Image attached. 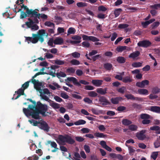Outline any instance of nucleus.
Segmentation results:
<instances>
[{
  "instance_id": "nucleus-46",
  "label": "nucleus",
  "mask_w": 160,
  "mask_h": 160,
  "mask_svg": "<svg viewBox=\"0 0 160 160\" xmlns=\"http://www.w3.org/2000/svg\"><path fill=\"white\" fill-rule=\"evenodd\" d=\"M48 144H50L52 148H55L57 147V145L54 142H52L50 141H48L47 142Z\"/></svg>"
},
{
  "instance_id": "nucleus-24",
  "label": "nucleus",
  "mask_w": 160,
  "mask_h": 160,
  "mask_svg": "<svg viewBox=\"0 0 160 160\" xmlns=\"http://www.w3.org/2000/svg\"><path fill=\"white\" fill-rule=\"evenodd\" d=\"M122 10L120 8H116L115 9L114 11V14L115 15V18H117L118 17L121 12H122Z\"/></svg>"
},
{
  "instance_id": "nucleus-19",
  "label": "nucleus",
  "mask_w": 160,
  "mask_h": 160,
  "mask_svg": "<svg viewBox=\"0 0 160 160\" xmlns=\"http://www.w3.org/2000/svg\"><path fill=\"white\" fill-rule=\"evenodd\" d=\"M103 81L101 80H93L92 81V83L96 87H99L102 84Z\"/></svg>"
},
{
  "instance_id": "nucleus-52",
  "label": "nucleus",
  "mask_w": 160,
  "mask_h": 160,
  "mask_svg": "<svg viewBox=\"0 0 160 160\" xmlns=\"http://www.w3.org/2000/svg\"><path fill=\"white\" fill-rule=\"evenodd\" d=\"M72 56L75 58H78L80 57V54L77 52H75L71 53Z\"/></svg>"
},
{
  "instance_id": "nucleus-4",
  "label": "nucleus",
  "mask_w": 160,
  "mask_h": 160,
  "mask_svg": "<svg viewBox=\"0 0 160 160\" xmlns=\"http://www.w3.org/2000/svg\"><path fill=\"white\" fill-rule=\"evenodd\" d=\"M58 139L63 144L65 143H67L72 145L75 142L74 140L68 134H65L64 135H59L58 136Z\"/></svg>"
},
{
  "instance_id": "nucleus-44",
  "label": "nucleus",
  "mask_w": 160,
  "mask_h": 160,
  "mask_svg": "<svg viewBox=\"0 0 160 160\" xmlns=\"http://www.w3.org/2000/svg\"><path fill=\"white\" fill-rule=\"evenodd\" d=\"M158 152H152L151 155V157L153 160H155L158 155Z\"/></svg>"
},
{
  "instance_id": "nucleus-26",
  "label": "nucleus",
  "mask_w": 160,
  "mask_h": 160,
  "mask_svg": "<svg viewBox=\"0 0 160 160\" xmlns=\"http://www.w3.org/2000/svg\"><path fill=\"white\" fill-rule=\"evenodd\" d=\"M140 116V118L143 120L151 118L150 115L147 113H142Z\"/></svg>"
},
{
  "instance_id": "nucleus-48",
  "label": "nucleus",
  "mask_w": 160,
  "mask_h": 160,
  "mask_svg": "<svg viewBox=\"0 0 160 160\" xmlns=\"http://www.w3.org/2000/svg\"><path fill=\"white\" fill-rule=\"evenodd\" d=\"M88 95L90 97H95L98 95V94L94 91H90L88 92Z\"/></svg>"
},
{
  "instance_id": "nucleus-16",
  "label": "nucleus",
  "mask_w": 160,
  "mask_h": 160,
  "mask_svg": "<svg viewBox=\"0 0 160 160\" xmlns=\"http://www.w3.org/2000/svg\"><path fill=\"white\" fill-rule=\"evenodd\" d=\"M109 156L113 159H118L119 160H122L123 159V156L120 154H116L115 153H110Z\"/></svg>"
},
{
  "instance_id": "nucleus-33",
  "label": "nucleus",
  "mask_w": 160,
  "mask_h": 160,
  "mask_svg": "<svg viewBox=\"0 0 160 160\" xmlns=\"http://www.w3.org/2000/svg\"><path fill=\"white\" fill-rule=\"evenodd\" d=\"M152 92L153 94H158L160 92V88L157 86L153 87L152 88Z\"/></svg>"
},
{
  "instance_id": "nucleus-5",
  "label": "nucleus",
  "mask_w": 160,
  "mask_h": 160,
  "mask_svg": "<svg viewBox=\"0 0 160 160\" xmlns=\"http://www.w3.org/2000/svg\"><path fill=\"white\" fill-rule=\"evenodd\" d=\"M40 14L38 13H37V16H32L30 18H32L31 19L29 18L28 19V20L29 22H25V25H26L28 28H31L34 23H38L39 21L38 18H39Z\"/></svg>"
},
{
  "instance_id": "nucleus-20",
  "label": "nucleus",
  "mask_w": 160,
  "mask_h": 160,
  "mask_svg": "<svg viewBox=\"0 0 160 160\" xmlns=\"http://www.w3.org/2000/svg\"><path fill=\"white\" fill-rule=\"evenodd\" d=\"M63 42V39L61 38H57L53 41V43L56 45H61Z\"/></svg>"
},
{
  "instance_id": "nucleus-27",
  "label": "nucleus",
  "mask_w": 160,
  "mask_h": 160,
  "mask_svg": "<svg viewBox=\"0 0 160 160\" xmlns=\"http://www.w3.org/2000/svg\"><path fill=\"white\" fill-rule=\"evenodd\" d=\"M122 81L124 83L130 82L132 81V79L130 76H127L123 78Z\"/></svg>"
},
{
  "instance_id": "nucleus-57",
  "label": "nucleus",
  "mask_w": 160,
  "mask_h": 160,
  "mask_svg": "<svg viewBox=\"0 0 160 160\" xmlns=\"http://www.w3.org/2000/svg\"><path fill=\"white\" fill-rule=\"evenodd\" d=\"M60 96L65 99H67L69 98V96L64 92H61L60 94Z\"/></svg>"
},
{
  "instance_id": "nucleus-59",
  "label": "nucleus",
  "mask_w": 160,
  "mask_h": 160,
  "mask_svg": "<svg viewBox=\"0 0 160 160\" xmlns=\"http://www.w3.org/2000/svg\"><path fill=\"white\" fill-rule=\"evenodd\" d=\"M75 70L73 68H68L66 70V72L68 73H73L75 72Z\"/></svg>"
},
{
  "instance_id": "nucleus-60",
  "label": "nucleus",
  "mask_w": 160,
  "mask_h": 160,
  "mask_svg": "<svg viewBox=\"0 0 160 160\" xmlns=\"http://www.w3.org/2000/svg\"><path fill=\"white\" fill-rule=\"evenodd\" d=\"M101 56L100 54H97L92 57L91 59H92V60L93 61L95 62L99 58H101Z\"/></svg>"
},
{
  "instance_id": "nucleus-39",
  "label": "nucleus",
  "mask_w": 160,
  "mask_h": 160,
  "mask_svg": "<svg viewBox=\"0 0 160 160\" xmlns=\"http://www.w3.org/2000/svg\"><path fill=\"white\" fill-rule=\"evenodd\" d=\"M126 46H118L116 48V50L118 52H121L126 49Z\"/></svg>"
},
{
  "instance_id": "nucleus-11",
  "label": "nucleus",
  "mask_w": 160,
  "mask_h": 160,
  "mask_svg": "<svg viewBox=\"0 0 160 160\" xmlns=\"http://www.w3.org/2000/svg\"><path fill=\"white\" fill-rule=\"evenodd\" d=\"M39 124H40V125L39 127L40 129L47 132L49 131L50 127L46 122L43 121L41 122H40Z\"/></svg>"
},
{
  "instance_id": "nucleus-56",
  "label": "nucleus",
  "mask_w": 160,
  "mask_h": 160,
  "mask_svg": "<svg viewBox=\"0 0 160 160\" xmlns=\"http://www.w3.org/2000/svg\"><path fill=\"white\" fill-rule=\"evenodd\" d=\"M29 82L27 81L25 83L22 85V88L24 90L27 88L29 86Z\"/></svg>"
},
{
  "instance_id": "nucleus-53",
  "label": "nucleus",
  "mask_w": 160,
  "mask_h": 160,
  "mask_svg": "<svg viewBox=\"0 0 160 160\" xmlns=\"http://www.w3.org/2000/svg\"><path fill=\"white\" fill-rule=\"evenodd\" d=\"M128 27V25L126 24H120L118 26V28L120 29H125Z\"/></svg>"
},
{
  "instance_id": "nucleus-1",
  "label": "nucleus",
  "mask_w": 160,
  "mask_h": 160,
  "mask_svg": "<svg viewBox=\"0 0 160 160\" xmlns=\"http://www.w3.org/2000/svg\"><path fill=\"white\" fill-rule=\"evenodd\" d=\"M44 36L47 37L48 36V34L45 32L44 29H41L38 31L37 34L32 33L31 37H25V41L27 42L28 44L30 42L35 44L39 41L42 43L44 41L43 36Z\"/></svg>"
},
{
  "instance_id": "nucleus-6",
  "label": "nucleus",
  "mask_w": 160,
  "mask_h": 160,
  "mask_svg": "<svg viewBox=\"0 0 160 160\" xmlns=\"http://www.w3.org/2000/svg\"><path fill=\"white\" fill-rule=\"evenodd\" d=\"M67 81L68 82H72L73 84L76 86L79 87L81 86V84L84 85H88L89 84V82L84 80H80L79 82H78L77 79L74 77H68L67 78Z\"/></svg>"
},
{
  "instance_id": "nucleus-14",
  "label": "nucleus",
  "mask_w": 160,
  "mask_h": 160,
  "mask_svg": "<svg viewBox=\"0 0 160 160\" xmlns=\"http://www.w3.org/2000/svg\"><path fill=\"white\" fill-rule=\"evenodd\" d=\"M149 81L147 80H144L141 82H138L136 83V86L137 87L141 88H144L145 85H148Z\"/></svg>"
},
{
  "instance_id": "nucleus-2",
  "label": "nucleus",
  "mask_w": 160,
  "mask_h": 160,
  "mask_svg": "<svg viewBox=\"0 0 160 160\" xmlns=\"http://www.w3.org/2000/svg\"><path fill=\"white\" fill-rule=\"evenodd\" d=\"M48 109V106L47 105L42 104L40 101L37 102L36 109L42 116L45 117L48 116L47 114L49 112H47Z\"/></svg>"
},
{
  "instance_id": "nucleus-38",
  "label": "nucleus",
  "mask_w": 160,
  "mask_h": 160,
  "mask_svg": "<svg viewBox=\"0 0 160 160\" xmlns=\"http://www.w3.org/2000/svg\"><path fill=\"white\" fill-rule=\"evenodd\" d=\"M129 129L131 131H136L138 128V126L135 125H130L128 127Z\"/></svg>"
},
{
  "instance_id": "nucleus-35",
  "label": "nucleus",
  "mask_w": 160,
  "mask_h": 160,
  "mask_svg": "<svg viewBox=\"0 0 160 160\" xmlns=\"http://www.w3.org/2000/svg\"><path fill=\"white\" fill-rule=\"evenodd\" d=\"M32 15H28L27 13L26 12H24L23 11L21 12V14L20 16V18L21 19H23L26 18L27 17H30Z\"/></svg>"
},
{
  "instance_id": "nucleus-8",
  "label": "nucleus",
  "mask_w": 160,
  "mask_h": 160,
  "mask_svg": "<svg viewBox=\"0 0 160 160\" xmlns=\"http://www.w3.org/2000/svg\"><path fill=\"white\" fill-rule=\"evenodd\" d=\"M151 44V42L147 40L140 41L137 44L138 46L145 48H147L149 47Z\"/></svg>"
},
{
  "instance_id": "nucleus-54",
  "label": "nucleus",
  "mask_w": 160,
  "mask_h": 160,
  "mask_svg": "<svg viewBox=\"0 0 160 160\" xmlns=\"http://www.w3.org/2000/svg\"><path fill=\"white\" fill-rule=\"evenodd\" d=\"M36 105H36H34L31 104L29 105L27 108H28L30 111L32 110L33 111L35 110H34V109H35V110L36 109Z\"/></svg>"
},
{
  "instance_id": "nucleus-36",
  "label": "nucleus",
  "mask_w": 160,
  "mask_h": 160,
  "mask_svg": "<svg viewBox=\"0 0 160 160\" xmlns=\"http://www.w3.org/2000/svg\"><path fill=\"white\" fill-rule=\"evenodd\" d=\"M28 122L31 124L32 125L34 126H38V124H39L40 122L37 121L34 119H32L31 120H29Z\"/></svg>"
},
{
  "instance_id": "nucleus-61",
  "label": "nucleus",
  "mask_w": 160,
  "mask_h": 160,
  "mask_svg": "<svg viewBox=\"0 0 160 160\" xmlns=\"http://www.w3.org/2000/svg\"><path fill=\"white\" fill-rule=\"evenodd\" d=\"M81 112L83 114L86 115H90L92 116H94V115L90 114L88 112L84 109H82L81 110Z\"/></svg>"
},
{
  "instance_id": "nucleus-10",
  "label": "nucleus",
  "mask_w": 160,
  "mask_h": 160,
  "mask_svg": "<svg viewBox=\"0 0 160 160\" xmlns=\"http://www.w3.org/2000/svg\"><path fill=\"white\" fill-rule=\"evenodd\" d=\"M82 37L83 40H90L93 42L99 41V39L92 36H88L85 35H83Z\"/></svg>"
},
{
  "instance_id": "nucleus-3",
  "label": "nucleus",
  "mask_w": 160,
  "mask_h": 160,
  "mask_svg": "<svg viewBox=\"0 0 160 160\" xmlns=\"http://www.w3.org/2000/svg\"><path fill=\"white\" fill-rule=\"evenodd\" d=\"M23 112L25 115L28 117L31 116L32 117L35 119H39V112L37 109L32 111H30L28 108H23Z\"/></svg>"
},
{
  "instance_id": "nucleus-9",
  "label": "nucleus",
  "mask_w": 160,
  "mask_h": 160,
  "mask_svg": "<svg viewBox=\"0 0 160 160\" xmlns=\"http://www.w3.org/2000/svg\"><path fill=\"white\" fill-rule=\"evenodd\" d=\"M146 132L145 130H142L139 132H138L136 134V137L138 139L140 140H143L145 139L146 138V136L144 134Z\"/></svg>"
},
{
  "instance_id": "nucleus-17",
  "label": "nucleus",
  "mask_w": 160,
  "mask_h": 160,
  "mask_svg": "<svg viewBox=\"0 0 160 160\" xmlns=\"http://www.w3.org/2000/svg\"><path fill=\"white\" fill-rule=\"evenodd\" d=\"M122 100V98L121 97H117L114 98H112L111 101L112 103L114 104H117L119 103V102Z\"/></svg>"
},
{
  "instance_id": "nucleus-29",
  "label": "nucleus",
  "mask_w": 160,
  "mask_h": 160,
  "mask_svg": "<svg viewBox=\"0 0 160 160\" xmlns=\"http://www.w3.org/2000/svg\"><path fill=\"white\" fill-rule=\"evenodd\" d=\"M122 123L124 125L128 126L131 124L132 122L127 119H124L122 120Z\"/></svg>"
},
{
  "instance_id": "nucleus-42",
  "label": "nucleus",
  "mask_w": 160,
  "mask_h": 160,
  "mask_svg": "<svg viewBox=\"0 0 160 160\" xmlns=\"http://www.w3.org/2000/svg\"><path fill=\"white\" fill-rule=\"evenodd\" d=\"M160 24V23L159 21H156L154 22L151 25L152 28V29L156 28Z\"/></svg>"
},
{
  "instance_id": "nucleus-51",
  "label": "nucleus",
  "mask_w": 160,
  "mask_h": 160,
  "mask_svg": "<svg viewBox=\"0 0 160 160\" xmlns=\"http://www.w3.org/2000/svg\"><path fill=\"white\" fill-rule=\"evenodd\" d=\"M44 24L45 26L49 27H52L54 28V24L50 21H47L45 22Z\"/></svg>"
},
{
  "instance_id": "nucleus-41",
  "label": "nucleus",
  "mask_w": 160,
  "mask_h": 160,
  "mask_svg": "<svg viewBox=\"0 0 160 160\" xmlns=\"http://www.w3.org/2000/svg\"><path fill=\"white\" fill-rule=\"evenodd\" d=\"M150 8L153 9L158 10L160 8V3L156 4L153 5H151Z\"/></svg>"
},
{
  "instance_id": "nucleus-28",
  "label": "nucleus",
  "mask_w": 160,
  "mask_h": 160,
  "mask_svg": "<svg viewBox=\"0 0 160 160\" xmlns=\"http://www.w3.org/2000/svg\"><path fill=\"white\" fill-rule=\"evenodd\" d=\"M117 61L119 63H123L125 62L126 59L123 57L119 56L117 57Z\"/></svg>"
},
{
  "instance_id": "nucleus-7",
  "label": "nucleus",
  "mask_w": 160,
  "mask_h": 160,
  "mask_svg": "<svg viewBox=\"0 0 160 160\" xmlns=\"http://www.w3.org/2000/svg\"><path fill=\"white\" fill-rule=\"evenodd\" d=\"M21 8H24V10H26V13L28 14V15H32V16H37V13L38 12L36 11H38L37 9L35 10H33L31 9H29L26 6H25L23 4L20 5Z\"/></svg>"
},
{
  "instance_id": "nucleus-25",
  "label": "nucleus",
  "mask_w": 160,
  "mask_h": 160,
  "mask_svg": "<svg viewBox=\"0 0 160 160\" xmlns=\"http://www.w3.org/2000/svg\"><path fill=\"white\" fill-rule=\"evenodd\" d=\"M138 92L139 94L141 95H147L148 93V90L144 88L138 89Z\"/></svg>"
},
{
  "instance_id": "nucleus-23",
  "label": "nucleus",
  "mask_w": 160,
  "mask_h": 160,
  "mask_svg": "<svg viewBox=\"0 0 160 160\" xmlns=\"http://www.w3.org/2000/svg\"><path fill=\"white\" fill-rule=\"evenodd\" d=\"M150 110L154 112L160 113V107L157 106H152L150 108Z\"/></svg>"
},
{
  "instance_id": "nucleus-64",
  "label": "nucleus",
  "mask_w": 160,
  "mask_h": 160,
  "mask_svg": "<svg viewBox=\"0 0 160 160\" xmlns=\"http://www.w3.org/2000/svg\"><path fill=\"white\" fill-rule=\"evenodd\" d=\"M72 96L73 98L79 100H81L82 98V97L81 96L76 94H72Z\"/></svg>"
},
{
  "instance_id": "nucleus-58",
  "label": "nucleus",
  "mask_w": 160,
  "mask_h": 160,
  "mask_svg": "<svg viewBox=\"0 0 160 160\" xmlns=\"http://www.w3.org/2000/svg\"><path fill=\"white\" fill-rule=\"evenodd\" d=\"M126 90V88L124 87H122L121 88L118 89L117 91L121 94H123Z\"/></svg>"
},
{
  "instance_id": "nucleus-13",
  "label": "nucleus",
  "mask_w": 160,
  "mask_h": 160,
  "mask_svg": "<svg viewBox=\"0 0 160 160\" xmlns=\"http://www.w3.org/2000/svg\"><path fill=\"white\" fill-rule=\"evenodd\" d=\"M32 82L34 85V88L37 91H41L40 86L42 85V83L39 82L38 80H36L34 79H32Z\"/></svg>"
},
{
  "instance_id": "nucleus-43",
  "label": "nucleus",
  "mask_w": 160,
  "mask_h": 160,
  "mask_svg": "<svg viewBox=\"0 0 160 160\" xmlns=\"http://www.w3.org/2000/svg\"><path fill=\"white\" fill-rule=\"evenodd\" d=\"M77 5L79 8H82L87 6V4L82 2H79L77 3Z\"/></svg>"
},
{
  "instance_id": "nucleus-15",
  "label": "nucleus",
  "mask_w": 160,
  "mask_h": 160,
  "mask_svg": "<svg viewBox=\"0 0 160 160\" xmlns=\"http://www.w3.org/2000/svg\"><path fill=\"white\" fill-rule=\"evenodd\" d=\"M125 97L128 99L136 100L138 101H143V99L142 98L137 97H134L131 94H128L125 95Z\"/></svg>"
},
{
  "instance_id": "nucleus-47",
  "label": "nucleus",
  "mask_w": 160,
  "mask_h": 160,
  "mask_svg": "<svg viewBox=\"0 0 160 160\" xmlns=\"http://www.w3.org/2000/svg\"><path fill=\"white\" fill-rule=\"evenodd\" d=\"M125 145L128 148L129 152L130 154L133 153L135 151V150L132 147L126 144H125Z\"/></svg>"
},
{
  "instance_id": "nucleus-63",
  "label": "nucleus",
  "mask_w": 160,
  "mask_h": 160,
  "mask_svg": "<svg viewBox=\"0 0 160 160\" xmlns=\"http://www.w3.org/2000/svg\"><path fill=\"white\" fill-rule=\"evenodd\" d=\"M160 127L158 126H154L151 127L150 128V130L152 131H157L159 129Z\"/></svg>"
},
{
  "instance_id": "nucleus-62",
  "label": "nucleus",
  "mask_w": 160,
  "mask_h": 160,
  "mask_svg": "<svg viewBox=\"0 0 160 160\" xmlns=\"http://www.w3.org/2000/svg\"><path fill=\"white\" fill-rule=\"evenodd\" d=\"M151 122L149 119L143 120L142 121V123L144 125H147L149 124Z\"/></svg>"
},
{
  "instance_id": "nucleus-22",
  "label": "nucleus",
  "mask_w": 160,
  "mask_h": 160,
  "mask_svg": "<svg viewBox=\"0 0 160 160\" xmlns=\"http://www.w3.org/2000/svg\"><path fill=\"white\" fill-rule=\"evenodd\" d=\"M140 54V52L138 51H136L131 53L129 56V58L134 59L138 57Z\"/></svg>"
},
{
  "instance_id": "nucleus-30",
  "label": "nucleus",
  "mask_w": 160,
  "mask_h": 160,
  "mask_svg": "<svg viewBox=\"0 0 160 160\" xmlns=\"http://www.w3.org/2000/svg\"><path fill=\"white\" fill-rule=\"evenodd\" d=\"M103 67L106 70H110L111 69L112 66L111 64L109 63H106L104 64Z\"/></svg>"
},
{
  "instance_id": "nucleus-31",
  "label": "nucleus",
  "mask_w": 160,
  "mask_h": 160,
  "mask_svg": "<svg viewBox=\"0 0 160 160\" xmlns=\"http://www.w3.org/2000/svg\"><path fill=\"white\" fill-rule=\"evenodd\" d=\"M76 32V29L74 28L70 27L69 28L68 30L67 35H69L71 34H74Z\"/></svg>"
},
{
  "instance_id": "nucleus-34",
  "label": "nucleus",
  "mask_w": 160,
  "mask_h": 160,
  "mask_svg": "<svg viewBox=\"0 0 160 160\" xmlns=\"http://www.w3.org/2000/svg\"><path fill=\"white\" fill-rule=\"evenodd\" d=\"M86 123L85 121L82 119H79L78 121L74 122V124L76 125L84 124Z\"/></svg>"
},
{
  "instance_id": "nucleus-21",
  "label": "nucleus",
  "mask_w": 160,
  "mask_h": 160,
  "mask_svg": "<svg viewBox=\"0 0 160 160\" xmlns=\"http://www.w3.org/2000/svg\"><path fill=\"white\" fill-rule=\"evenodd\" d=\"M108 88H105L104 89H103L102 88H98L97 89V92L101 95H104L106 94L107 92Z\"/></svg>"
},
{
  "instance_id": "nucleus-40",
  "label": "nucleus",
  "mask_w": 160,
  "mask_h": 160,
  "mask_svg": "<svg viewBox=\"0 0 160 160\" xmlns=\"http://www.w3.org/2000/svg\"><path fill=\"white\" fill-rule=\"evenodd\" d=\"M56 75L57 77L59 78H60V77H65L66 76V74L62 72L57 73Z\"/></svg>"
},
{
  "instance_id": "nucleus-49",
  "label": "nucleus",
  "mask_w": 160,
  "mask_h": 160,
  "mask_svg": "<svg viewBox=\"0 0 160 160\" xmlns=\"http://www.w3.org/2000/svg\"><path fill=\"white\" fill-rule=\"evenodd\" d=\"M154 147L155 148H157L160 146V141L157 139L154 143Z\"/></svg>"
},
{
  "instance_id": "nucleus-18",
  "label": "nucleus",
  "mask_w": 160,
  "mask_h": 160,
  "mask_svg": "<svg viewBox=\"0 0 160 160\" xmlns=\"http://www.w3.org/2000/svg\"><path fill=\"white\" fill-rule=\"evenodd\" d=\"M42 89H41V91H38L40 93V96L41 98L42 99L45 100L46 101H48V102H50L51 101V100L49 99L48 97L45 95V94H43V93H42Z\"/></svg>"
},
{
  "instance_id": "nucleus-37",
  "label": "nucleus",
  "mask_w": 160,
  "mask_h": 160,
  "mask_svg": "<svg viewBox=\"0 0 160 160\" xmlns=\"http://www.w3.org/2000/svg\"><path fill=\"white\" fill-rule=\"evenodd\" d=\"M96 137L100 138H104L107 137V135H104L103 133L100 132H96L94 134Z\"/></svg>"
},
{
  "instance_id": "nucleus-12",
  "label": "nucleus",
  "mask_w": 160,
  "mask_h": 160,
  "mask_svg": "<svg viewBox=\"0 0 160 160\" xmlns=\"http://www.w3.org/2000/svg\"><path fill=\"white\" fill-rule=\"evenodd\" d=\"M99 101L102 103L103 106L110 105V102L104 96H101L99 97Z\"/></svg>"
},
{
  "instance_id": "nucleus-45",
  "label": "nucleus",
  "mask_w": 160,
  "mask_h": 160,
  "mask_svg": "<svg viewBox=\"0 0 160 160\" xmlns=\"http://www.w3.org/2000/svg\"><path fill=\"white\" fill-rule=\"evenodd\" d=\"M142 66V63L140 62H135L132 64V66L135 68L141 67Z\"/></svg>"
},
{
  "instance_id": "nucleus-32",
  "label": "nucleus",
  "mask_w": 160,
  "mask_h": 160,
  "mask_svg": "<svg viewBox=\"0 0 160 160\" xmlns=\"http://www.w3.org/2000/svg\"><path fill=\"white\" fill-rule=\"evenodd\" d=\"M52 103H50V105L54 109H58L60 108V104L58 103L54 102L51 101Z\"/></svg>"
},
{
  "instance_id": "nucleus-55",
  "label": "nucleus",
  "mask_w": 160,
  "mask_h": 160,
  "mask_svg": "<svg viewBox=\"0 0 160 160\" xmlns=\"http://www.w3.org/2000/svg\"><path fill=\"white\" fill-rule=\"evenodd\" d=\"M70 63L73 65H78L80 64L79 61L75 59L71 60Z\"/></svg>"
},
{
  "instance_id": "nucleus-50",
  "label": "nucleus",
  "mask_w": 160,
  "mask_h": 160,
  "mask_svg": "<svg viewBox=\"0 0 160 160\" xmlns=\"http://www.w3.org/2000/svg\"><path fill=\"white\" fill-rule=\"evenodd\" d=\"M24 90L22 88H19L17 91L15 92V93H17L18 94L21 95H24Z\"/></svg>"
}]
</instances>
